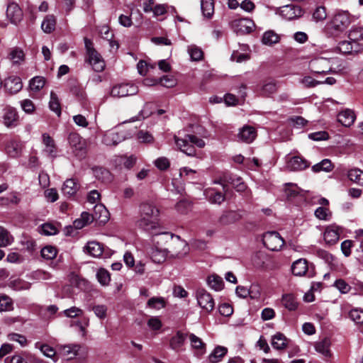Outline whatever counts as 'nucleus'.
Returning a JSON list of instances; mask_svg holds the SVG:
<instances>
[{
    "label": "nucleus",
    "mask_w": 363,
    "mask_h": 363,
    "mask_svg": "<svg viewBox=\"0 0 363 363\" xmlns=\"http://www.w3.org/2000/svg\"><path fill=\"white\" fill-rule=\"evenodd\" d=\"M136 226L152 235H160V210L150 202H143L139 206Z\"/></svg>",
    "instance_id": "1"
},
{
    "label": "nucleus",
    "mask_w": 363,
    "mask_h": 363,
    "mask_svg": "<svg viewBox=\"0 0 363 363\" xmlns=\"http://www.w3.org/2000/svg\"><path fill=\"white\" fill-rule=\"evenodd\" d=\"M84 45L86 51L85 61L88 62L95 72H102L105 68V62L101 55L94 49L93 43L87 38H84Z\"/></svg>",
    "instance_id": "2"
},
{
    "label": "nucleus",
    "mask_w": 363,
    "mask_h": 363,
    "mask_svg": "<svg viewBox=\"0 0 363 363\" xmlns=\"http://www.w3.org/2000/svg\"><path fill=\"white\" fill-rule=\"evenodd\" d=\"M160 235L163 236V239L165 240L166 242H169V248H167L168 253H171L172 255L177 257L182 256L186 253L187 244L184 240H182L179 235H174L167 232L161 233Z\"/></svg>",
    "instance_id": "3"
},
{
    "label": "nucleus",
    "mask_w": 363,
    "mask_h": 363,
    "mask_svg": "<svg viewBox=\"0 0 363 363\" xmlns=\"http://www.w3.org/2000/svg\"><path fill=\"white\" fill-rule=\"evenodd\" d=\"M68 142L75 157L79 160H82L86 157L87 143L78 133H71L68 136Z\"/></svg>",
    "instance_id": "4"
},
{
    "label": "nucleus",
    "mask_w": 363,
    "mask_h": 363,
    "mask_svg": "<svg viewBox=\"0 0 363 363\" xmlns=\"http://www.w3.org/2000/svg\"><path fill=\"white\" fill-rule=\"evenodd\" d=\"M308 67L314 74H325L333 72L330 59L323 57H317L310 60Z\"/></svg>",
    "instance_id": "5"
},
{
    "label": "nucleus",
    "mask_w": 363,
    "mask_h": 363,
    "mask_svg": "<svg viewBox=\"0 0 363 363\" xmlns=\"http://www.w3.org/2000/svg\"><path fill=\"white\" fill-rule=\"evenodd\" d=\"M264 245L272 251H278L284 245V240L279 233L269 231L265 233L262 236Z\"/></svg>",
    "instance_id": "6"
},
{
    "label": "nucleus",
    "mask_w": 363,
    "mask_h": 363,
    "mask_svg": "<svg viewBox=\"0 0 363 363\" xmlns=\"http://www.w3.org/2000/svg\"><path fill=\"white\" fill-rule=\"evenodd\" d=\"M230 26L237 34L243 35L250 33L254 30L255 25L252 20L245 18L232 21L230 23Z\"/></svg>",
    "instance_id": "7"
},
{
    "label": "nucleus",
    "mask_w": 363,
    "mask_h": 363,
    "mask_svg": "<svg viewBox=\"0 0 363 363\" xmlns=\"http://www.w3.org/2000/svg\"><path fill=\"white\" fill-rule=\"evenodd\" d=\"M242 217L240 211L225 210L218 217L216 224L220 227L228 226L237 223Z\"/></svg>",
    "instance_id": "8"
},
{
    "label": "nucleus",
    "mask_w": 363,
    "mask_h": 363,
    "mask_svg": "<svg viewBox=\"0 0 363 363\" xmlns=\"http://www.w3.org/2000/svg\"><path fill=\"white\" fill-rule=\"evenodd\" d=\"M198 304L207 312L213 310L215 302L212 296L204 289H198L196 292Z\"/></svg>",
    "instance_id": "9"
},
{
    "label": "nucleus",
    "mask_w": 363,
    "mask_h": 363,
    "mask_svg": "<svg viewBox=\"0 0 363 363\" xmlns=\"http://www.w3.org/2000/svg\"><path fill=\"white\" fill-rule=\"evenodd\" d=\"M352 23V17L347 11H342L336 13L332 21V28L337 31H343Z\"/></svg>",
    "instance_id": "10"
},
{
    "label": "nucleus",
    "mask_w": 363,
    "mask_h": 363,
    "mask_svg": "<svg viewBox=\"0 0 363 363\" xmlns=\"http://www.w3.org/2000/svg\"><path fill=\"white\" fill-rule=\"evenodd\" d=\"M138 89L134 84L128 83L119 84L114 86L111 90V96L113 97H125L127 96L135 95L138 93Z\"/></svg>",
    "instance_id": "11"
},
{
    "label": "nucleus",
    "mask_w": 363,
    "mask_h": 363,
    "mask_svg": "<svg viewBox=\"0 0 363 363\" xmlns=\"http://www.w3.org/2000/svg\"><path fill=\"white\" fill-rule=\"evenodd\" d=\"M292 274L296 277L308 276L313 277V274L310 271L308 261L306 259L301 258L294 261L291 267Z\"/></svg>",
    "instance_id": "12"
},
{
    "label": "nucleus",
    "mask_w": 363,
    "mask_h": 363,
    "mask_svg": "<svg viewBox=\"0 0 363 363\" xmlns=\"http://www.w3.org/2000/svg\"><path fill=\"white\" fill-rule=\"evenodd\" d=\"M125 139L123 132L116 129L107 131L103 136L102 143L107 146H116Z\"/></svg>",
    "instance_id": "13"
},
{
    "label": "nucleus",
    "mask_w": 363,
    "mask_h": 363,
    "mask_svg": "<svg viewBox=\"0 0 363 363\" xmlns=\"http://www.w3.org/2000/svg\"><path fill=\"white\" fill-rule=\"evenodd\" d=\"M280 14L283 18L291 21L301 17L303 11L299 6L289 4L281 8Z\"/></svg>",
    "instance_id": "14"
},
{
    "label": "nucleus",
    "mask_w": 363,
    "mask_h": 363,
    "mask_svg": "<svg viewBox=\"0 0 363 363\" xmlns=\"http://www.w3.org/2000/svg\"><path fill=\"white\" fill-rule=\"evenodd\" d=\"M6 16L12 23L17 24L23 18V11L16 3L11 2L7 6Z\"/></svg>",
    "instance_id": "15"
},
{
    "label": "nucleus",
    "mask_w": 363,
    "mask_h": 363,
    "mask_svg": "<svg viewBox=\"0 0 363 363\" xmlns=\"http://www.w3.org/2000/svg\"><path fill=\"white\" fill-rule=\"evenodd\" d=\"M226 194L215 188H208L204 190L206 199L212 204L220 205L225 200Z\"/></svg>",
    "instance_id": "16"
},
{
    "label": "nucleus",
    "mask_w": 363,
    "mask_h": 363,
    "mask_svg": "<svg viewBox=\"0 0 363 363\" xmlns=\"http://www.w3.org/2000/svg\"><path fill=\"white\" fill-rule=\"evenodd\" d=\"M4 86L11 94L19 92L23 87L21 79L18 76H10L5 79Z\"/></svg>",
    "instance_id": "17"
},
{
    "label": "nucleus",
    "mask_w": 363,
    "mask_h": 363,
    "mask_svg": "<svg viewBox=\"0 0 363 363\" xmlns=\"http://www.w3.org/2000/svg\"><path fill=\"white\" fill-rule=\"evenodd\" d=\"M18 116L16 110L12 107L4 108L3 123L7 128H13L17 125Z\"/></svg>",
    "instance_id": "18"
},
{
    "label": "nucleus",
    "mask_w": 363,
    "mask_h": 363,
    "mask_svg": "<svg viewBox=\"0 0 363 363\" xmlns=\"http://www.w3.org/2000/svg\"><path fill=\"white\" fill-rule=\"evenodd\" d=\"M257 133L255 129L249 125L243 126L238 134V138L240 141L250 143H252L256 138Z\"/></svg>",
    "instance_id": "19"
},
{
    "label": "nucleus",
    "mask_w": 363,
    "mask_h": 363,
    "mask_svg": "<svg viewBox=\"0 0 363 363\" xmlns=\"http://www.w3.org/2000/svg\"><path fill=\"white\" fill-rule=\"evenodd\" d=\"M310 166V163L299 156L292 157L287 163V167L292 171H301Z\"/></svg>",
    "instance_id": "20"
},
{
    "label": "nucleus",
    "mask_w": 363,
    "mask_h": 363,
    "mask_svg": "<svg viewBox=\"0 0 363 363\" xmlns=\"http://www.w3.org/2000/svg\"><path fill=\"white\" fill-rule=\"evenodd\" d=\"M174 141L176 145L179 147L180 150L188 156L195 155V148L194 145L189 142L186 136L184 138H179L177 136H174Z\"/></svg>",
    "instance_id": "21"
},
{
    "label": "nucleus",
    "mask_w": 363,
    "mask_h": 363,
    "mask_svg": "<svg viewBox=\"0 0 363 363\" xmlns=\"http://www.w3.org/2000/svg\"><path fill=\"white\" fill-rule=\"evenodd\" d=\"M340 239V228L337 226L328 227L324 233V240L330 245L335 244Z\"/></svg>",
    "instance_id": "22"
},
{
    "label": "nucleus",
    "mask_w": 363,
    "mask_h": 363,
    "mask_svg": "<svg viewBox=\"0 0 363 363\" xmlns=\"http://www.w3.org/2000/svg\"><path fill=\"white\" fill-rule=\"evenodd\" d=\"M91 169L94 177L97 180L103 183H109L111 182L112 175L107 169L103 167H94Z\"/></svg>",
    "instance_id": "23"
},
{
    "label": "nucleus",
    "mask_w": 363,
    "mask_h": 363,
    "mask_svg": "<svg viewBox=\"0 0 363 363\" xmlns=\"http://www.w3.org/2000/svg\"><path fill=\"white\" fill-rule=\"evenodd\" d=\"M93 216L94 220L104 224L109 219V212L104 205L98 204L94 208Z\"/></svg>",
    "instance_id": "24"
},
{
    "label": "nucleus",
    "mask_w": 363,
    "mask_h": 363,
    "mask_svg": "<svg viewBox=\"0 0 363 363\" xmlns=\"http://www.w3.org/2000/svg\"><path fill=\"white\" fill-rule=\"evenodd\" d=\"M337 48L343 54H351L359 50V44L351 40H344L339 43Z\"/></svg>",
    "instance_id": "25"
},
{
    "label": "nucleus",
    "mask_w": 363,
    "mask_h": 363,
    "mask_svg": "<svg viewBox=\"0 0 363 363\" xmlns=\"http://www.w3.org/2000/svg\"><path fill=\"white\" fill-rule=\"evenodd\" d=\"M84 250L91 256L99 257L104 252V245L96 241H90L86 243Z\"/></svg>",
    "instance_id": "26"
},
{
    "label": "nucleus",
    "mask_w": 363,
    "mask_h": 363,
    "mask_svg": "<svg viewBox=\"0 0 363 363\" xmlns=\"http://www.w3.org/2000/svg\"><path fill=\"white\" fill-rule=\"evenodd\" d=\"M168 249H160L157 247L151 248L149 254L150 258L155 263L160 264L163 262L167 256Z\"/></svg>",
    "instance_id": "27"
},
{
    "label": "nucleus",
    "mask_w": 363,
    "mask_h": 363,
    "mask_svg": "<svg viewBox=\"0 0 363 363\" xmlns=\"http://www.w3.org/2000/svg\"><path fill=\"white\" fill-rule=\"evenodd\" d=\"M56 18L52 14L47 15L42 23H41V28L43 31L45 33H51L53 32L56 27Z\"/></svg>",
    "instance_id": "28"
},
{
    "label": "nucleus",
    "mask_w": 363,
    "mask_h": 363,
    "mask_svg": "<svg viewBox=\"0 0 363 363\" xmlns=\"http://www.w3.org/2000/svg\"><path fill=\"white\" fill-rule=\"evenodd\" d=\"M354 112L349 109L340 112L337 116L338 121L345 127L350 126L354 123Z\"/></svg>",
    "instance_id": "29"
},
{
    "label": "nucleus",
    "mask_w": 363,
    "mask_h": 363,
    "mask_svg": "<svg viewBox=\"0 0 363 363\" xmlns=\"http://www.w3.org/2000/svg\"><path fill=\"white\" fill-rule=\"evenodd\" d=\"M79 189V185L73 179H67L62 188V194L67 196L74 195Z\"/></svg>",
    "instance_id": "30"
},
{
    "label": "nucleus",
    "mask_w": 363,
    "mask_h": 363,
    "mask_svg": "<svg viewBox=\"0 0 363 363\" xmlns=\"http://www.w3.org/2000/svg\"><path fill=\"white\" fill-rule=\"evenodd\" d=\"M282 305L289 311H295L298 307V301L293 294H286L281 298Z\"/></svg>",
    "instance_id": "31"
},
{
    "label": "nucleus",
    "mask_w": 363,
    "mask_h": 363,
    "mask_svg": "<svg viewBox=\"0 0 363 363\" xmlns=\"http://www.w3.org/2000/svg\"><path fill=\"white\" fill-rule=\"evenodd\" d=\"M8 57L13 65H19L24 61L25 54L22 49L13 48L11 49Z\"/></svg>",
    "instance_id": "32"
},
{
    "label": "nucleus",
    "mask_w": 363,
    "mask_h": 363,
    "mask_svg": "<svg viewBox=\"0 0 363 363\" xmlns=\"http://www.w3.org/2000/svg\"><path fill=\"white\" fill-rule=\"evenodd\" d=\"M179 177L185 182L194 183L197 179L196 171L187 167H184L179 170Z\"/></svg>",
    "instance_id": "33"
},
{
    "label": "nucleus",
    "mask_w": 363,
    "mask_h": 363,
    "mask_svg": "<svg viewBox=\"0 0 363 363\" xmlns=\"http://www.w3.org/2000/svg\"><path fill=\"white\" fill-rule=\"evenodd\" d=\"M228 349L223 346H217L208 356L209 362L217 363L227 354Z\"/></svg>",
    "instance_id": "34"
},
{
    "label": "nucleus",
    "mask_w": 363,
    "mask_h": 363,
    "mask_svg": "<svg viewBox=\"0 0 363 363\" xmlns=\"http://www.w3.org/2000/svg\"><path fill=\"white\" fill-rule=\"evenodd\" d=\"M288 340L281 333L275 334L272 340V345L276 350H282L287 345Z\"/></svg>",
    "instance_id": "35"
},
{
    "label": "nucleus",
    "mask_w": 363,
    "mask_h": 363,
    "mask_svg": "<svg viewBox=\"0 0 363 363\" xmlns=\"http://www.w3.org/2000/svg\"><path fill=\"white\" fill-rule=\"evenodd\" d=\"M333 168L334 165L328 159H324L319 163L312 166V170L314 172H320L321 171L329 172H331L333 169Z\"/></svg>",
    "instance_id": "36"
},
{
    "label": "nucleus",
    "mask_w": 363,
    "mask_h": 363,
    "mask_svg": "<svg viewBox=\"0 0 363 363\" xmlns=\"http://www.w3.org/2000/svg\"><path fill=\"white\" fill-rule=\"evenodd\" d=\"M350 319L359 325V329L363 333V310L359 308L352 309L349 313Z\"/></svg>",
    "instance_id": "37"
},
{
    "label": "nucleus",
    "mask_w": 363,
    "mask_h": 363,
    "mask_svg": "<svg viewBox=\"0 0 363 363\" xmlns=\"http://www.w3.org/2000/svg\"><path fill=\"white\" fill-rule=\"evenodd\" d=\"M185 339L186 335L180 331H178L177 334L170 340V347L174 350H178L184 345Z\"/></svg>",
    "instance_id": "38"
},
{
    "label": "nucleus",
    "mask_w": 363,
    "mask_h": 363,
    "mask_svg": "<svg viewBox=\"0 0 363 363\" xmlns=\"http://www.w3.org/2000/svg\"><path fill=\"white\" fill-rule=\"evenodd\" d=\"M207 283L209 287L216 291H220L223 288V281L218 275H211L207 279Z\"/></svg>",
    "instance_id": "39"
},
{
    "label": "nucleus",
    "mask_w": 363,
    "mask_h": 363,
    "mask_svg": "<svg viewBox=\"0 0 363 363\" xmlns=\"http://www.w3.org/2000/svg\"><path fill=\"white\" fill-rule=\"evenodd\" d=\"M330 340L327 338H325L321 341L316 342L315 345V348L318 352L321 353L325 357H328L330 355Z\"/></svg>",
    "instance_id": "40"
},
{
    "label": "nucleus",
    "mask_w": 363,
    "mask_h": 363,
    "mask_svg": "<svg viewBox=\"0 0 363 363\" xmlns=\"http://www.w3.org/2000/svg\"><path fill=\"white\" fill-rule=\"evenodd\" d=\"M43 141L45 145V151L50 156H55V145L53 139L47 133L43 134Z\"/></svg>",
    "instance_id": "41"
},
{
    "label": "nucleus",
    "mask_w": 363,
    "mask_h": 363,
    "mask_svg": "<svg viewBox=\"0 0 363 363\" xmlns=\"http://www.w3.org/2000/svg\"><path fill=\"white\" fill-rule=\"evenodd\" d=\"M201 8L204 16L211 18L214 13L213 0H201Z\"/></svg>",
    "instance_id": "42"
},
{
    "label": "nucleus",
    "mask_w": 363,
    "mask_h": 363,
    "mask_svg": "<svg viewBox=\"0 0 363 363\" xmlns=\"http://www.w3.org/2000/svg\"><path fill=\"white\" fill-rule=\"evenodd\" d=\"M13 241V238L9 232L2 226H0V247H7Z\"/></svg>",
    "instance_id": "43"
},
{
    "label": "nucleus",
    "mask_w": 363,
    "mask_h": 363,
    "mask_svg": "<svg viewBox=\"0 0 363 363\" xmlns=\"http://www.w3.org/2000/svg\"><path fill=\"white\" fill-rule=\"evenodd\" d=\"M153 104L151 103H145L143 108L139 112L138 116L135 118H133L131 121H135L138 120L145 119L150 116L153 113Z\"/></svg>",
    "instance_id": "44"
},
{
    "label": "nucleus",
    "mask_w": 363,
    "mask_h": 363,
    "mask_svg": "<svg viewBox=\"0 0 363 363\" xmlns=\"http://www.w3.org/2000/svg\"><path fill=\"white\" fill-rule=\"evenodd\" d=\"M349 179L357 184L363 185V172L359 169H352L348 172Z\"/></svg>",
    "instance_id": "45"
},
{
    "label": "nucleus",
    "mask_w": 363,
    "mask_h": 363,
    "mask_svg": "<svg viewBox=\"0 0 363 363\" xmlns=\"http://www.w3.org/2000/svg\"><path fill=\"white\" fill-rule=\"evenodd\" d=\"M49 107L50 110L54 111L58 116L61 115V106L57 95L52 91L50 92Z\"/></svg>",
    "instance_id": "46"
},
{
    "label": "nucleus",
    "mask_w": 363,
    "mask_h": 363,
    "mask_svg": "<svg viewBox=\"0 0 363 363\" xmlns=\"http://www.w3.org/2000/svg\"><path fill=\"white\" fill-rule=\"evenodd\" d=\"M279 40V35L272 30L266 31L263 36L262 41L263 44L267 45H272L278 43Z\"/></svg>",
    "instance_id": "47"
},
{
    "label": "nucleus",
    "mask_w": 363,
    "mask_h": 363,
    "mask_svg": "<svg viewBox=\"0 0 363 363\" xmlns=\"http://www.w3.org/2000/svg\"><path fill=\"white\" fill-rule=\"evenodd\" d=\"M13 308L12 299L6 294L0 296V312L11 311Z\"/></svg>",
    "instance_id": "48"
},
{
    "label": "nucleus",
    "mask_w": 363,
    "mask_h": 363,
    "mask_svg": "<svg viewBox=\"0 0 363 363\" xmlns=\"http://www.w3.org/2000/svg\"><path fill=\"white\" fill-rule=\"evenodd\" d=\"M45 84V79L44 77L37 76L32 78L29 82V86L33 91H38L43 88Z\"/></svg>",
    "instance_id": "49"
},
{
    "label": "nucleus",
    "mask_w": 363,
    "mask_h": 363,
    "mask_svg": "<svg viewBox=\"0 0 363 363\" xmlns=\"http://www.w3.org/2000/svg\"><path fill=\"white\" fill-rule=\"evenodd\" d=\"M349 39L352 41L357 43L359 40H363V26H354L349 33Z\"/></svg>",
    "instance_id": "50"
},
{
    "label": "nucleus",
    "mask_w": 363,
    "mask_h": 363,
    "mask_svg": "<svg viewBox=\"0 0 363 363\" xmlns=\"http://www.w3.org/2000/svg\"><path fill=\"white\" fill-rule=\"evenodd\" d=\"M79 350V345H66L62 349V353L67 359H72L77 354Z\"/></svg>",
    "instance_id": "51"
},
{
    "label": "nucleus",
    "mask_w": 363,
    "mask_h": 363,
    "mask_svg": "<svg viewBox=\"0 0 363 363\" xmlns=\"http://www.w3.org/2000/svg\"><path fill=\"white\" fill-rule=\"evenodd\" d=\"M57 249L51 245L44 247L41 250V256L47 259H52L57 256Z\"/></svg>",
    "instance_id": "52"
},
{
    "label": "nucleus",
    "mask_w": 363,
    "mask_h": 363,
    "mask_svg": "<svg viewBox=\"0 0 363 363\" xmlns=\"http://www.w3.org/2000/svg\"><path fill=\"white\" fill-rule=\"evenodd\" d=\"M35 347L39 349L43 354L48 357H53L55 355V350L53 347L46 344H41L40 342H36L35 345Z\"/></svg>",
    "instance_id": "53"
},
{
    "label": "nucleus",
    "mask_w": 363,
    "mask_h": 363,
    "mask_svg": "<svg viewBox=\"0 0 363 363\" xmlns=\"http://www.w3.org/2000/svg\"><path fill=\"white\" fill-rule=\"evenodd\" d=\"M96 278L99 282L104 285H108L111 281L108 272L104 269H100L96 273Z\"/></svg>",
    "instance_id": "54"
},
{
    "label": "nucleus",
    "mask_w": 363,
    "mask_h": 363,
    "mask_svg": "<svg viewBox=\"0 0 363 363\" xmlns=\"http://www.w3.org/2000/svg\"><path fill=\"white\" fill-rule=\"evenodd\" d=\"M21 244L30 252L36 250V242L32 238L23 237L21 240Z\"/></svg>",
    "instance_id": "55"
},
{
    "label": "nucleus",
    "mask_w": 363,
    "mask_h": 363,
    "mask_svg": "<svg viewBox=\"0 0 363 363\" xmlns=\"http://www.w3.org/2000/svg\"><path fill=\"white\" fill-rule=\"evenodd\" d=\"M58 233L57 228L51 223H44L40 225V233L45 235H53Z\"/></svg>",
    "instance_id": "56"
},
{
    "label": "nucleus",
    "mask_w": 363,
    "mask_h": 363,
    "mask_svg": "<svg viewBox=\"0 0 363 363\" xmlns=\"http://www.w3.org/2000/svg\"><path fill=\"white\" fill-rule=\"evenodd\" d=\"M91 310L94 314L100 319L104 320L106 317L107 306L105 305H95L92 306Z\"/></svg>",
    "instance_id": "57"
},
{
    "label": "nucleus",
    "mask_w": 363,
    "mask_h": 363,
    "mask_svg": "<svg viewBox=\"0 0 363 363\" xmlns=\"http://www.w3.org/2000/svg\"><path fill=\"white\" fill-rule=\"evenodd\" d=\"M333 286L342 294H347L351 290V286L342 279H337Z\"/></svg>",
    "instance_id": "58"
},
{
    "label": "nucleus",
    "mask_w": 363,
    "mask_h": 363,
    "mask_svg": "<svg viewBox=\"0 0 363 363\" xmlns=\"http://www.w3.org/2000/svg\"><path fill=\"white\" fill-rule=\"evenodd\" d=\"M189 340L191 341V344L193 348L201 350L205 349V343L203 342L201 338H199L194 334L189 335Z\"/></svg>",
    "instance_id": "59"
},
{
    "label": "nucleus",
    "mask_w": 363,
    "mask_h": 363,
    "mask_svg": "<svg viewBox=\"0 0 363 363\" xmlns=\"http://www.w3.org/2000/svg\"><path fill=\"white\" fill-rule=\"evenodd\" d=\"M300 82L303 85L305 88L315 87L318 84H323L322 82L314 79L310 76H306L302 78Z\"/></svg>",
    "instance_id": "60"
},
{
    "label": "nucleus",
    "mask_w": 363,
    "mask_h": 363,
    "mask_svg": "<svg viewBox=\"0 0 363 363\" xmlns=\"http://www.w3.org/2000/svg\"><path fill=\"white\" fill-rule=\"evenodd\" d=\"M147 306L152 308L160 309L164 306V301L161 297H152L148 300Z\"/></svg>",
    "instance_id": "61"
},
{
    "label": "nucleus",
    "mask_w": 363,
    "mask_h": 363,
    "mask_svg": "<svg viewBox=\"0 0 363 363\" xmlns=\"http://www.w3.org/2000/svg\"><path fill=\"white\" fill-rule=\"evenodd\" d=\"M154 164L157 167V168L162 171L167 169L170 166L169 160L165 157H161L157 158L154 162Z\"/></svg>",
    "instance_id": "62"
},
{
    "label": "nucleus",
    "mask_w": 363,
    "mask_h": 363,
    "mask_svg": "<svg viewBox=\"0 0 363 363\" xmlns=\"http://www.w3.org/2000/svg\"><path fill=\"white\" fill-rule=\"evenodd\" d=\"M190 57L194 61L201 60L203 57L202 50L196 47H191L189 49Z\"/></svg>",
    "instance_id": "63"
},
{
    "label": "nucleus",
    "mask_w": 363,
    "mask_h": 363,
    "mask_svg": "<svg viewBox=\"0 0 363 363\" xmlns=\"http://www.w3.org/2000/svg\"><path fill=\"white\" fill-rule=\"evenodd\" d=\"M186 137L187 138L189 142L193 145H196L199 148H202L205 146V142L203 141V140L198 138L194 135L188 134L186 135Z\"/></svg>",
    "instance_id": "64"
}]
</instances>
